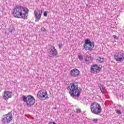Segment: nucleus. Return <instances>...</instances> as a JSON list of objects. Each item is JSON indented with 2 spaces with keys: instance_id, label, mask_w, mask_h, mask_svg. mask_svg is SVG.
Masks as SVG:
<instances>
[{
  "instance_id": "16",
  "label": "nucleus",
  "mask_w": 124,
  "mask_h": 124,
  "mask_svg": "<svg viewBox=\"0 0 124 124\" xmlns=\"http://www.w3.org/2000/svg\"><path fill=\"white\" fill-rule=\"evenodd\" d=\"M78 59L80 60V61H83V55H78Z\"/></svg>"
},
{
  "instance_id": "15",
  "label": "nucleus",
  "mask_w": 124,
  "mask_h": 124,
  "mask_svg": "<svg viewBox=\"0 0 124 124\" xmlns=\"http://www.w3.org/2000/svg\"><path fill=\"white\" fill-rule=\"evenodd\" d=\"M101 92L102 93H104V88H103V86L102 85L100 84L98 86Z\"/></svg>"
},
{
  "instance_id": "6",
  "label": "nucleus",
  "mask_w": 124,
  "mask_h": 124,
  "mask_svg": "<svg viewBox=\"0 0 124 124\" xmlns=\"http://www.w3.org/2000/svg\"><path fill=\"white\" fill-rule=\"evenodd\" d=\"M13 119L12 117V111L9 112L8 114L3 115L1 121L3 124H9Z\"/></svg>"
},
{
  "instance_id": "24",
  "label": "nucleus",
  "mask_w": 124,
  "mask_h": 124,
  "mask_svg": "<svg viewBox=\"0 0 124 124\" xmlns=\"http://www.w3.org/2000/svg\"><path fill=\"white\" fill-rule=\"evenodd\" d=\"M113 38H114V39H119V38L116 35H113Z\"/></svg>"
},
{
  "instance_id": "4",
  "label": "nucleus",
  "mask_w": 124,
  "mask_h": 124,
  "mask_svg": "<svg viewBox=\"0 0 124 124\" xmlns=\"http://www.w3.org/2000/svg\"><path fill=\"white\" fill-rule=\"evenodd\" d=\"M22 100L24 102H26L27 106H32V105H34V103H35V99L34 97L31 95H29L28 96H22Z\"/></svg>"
},
{
  "instance_id": "5",
  "label": "nucleus",
  "mask_w": 124,
  "mask_h": 124,
  "mask_svg": "<svg viewBox=\"0 0 124 124\" xmlns=\"http://www.w3.org/2000/svg\"><path fill=\"white\" fill-rule=\"evenodd\" d=\"M37 95L38 98L40 99V100H46L49 98V95H48L47 91H46L45 90H42L39 91L38 92Z\"/></svg>"
},
{
  "instance_id": "14",
  "label": "nucleus",
  "mask_w": 124,
  "mask_h": 124,
  "mask_svg": "<svg viewBox=\"0 0 124 124\" xmlns=\"http://www.w3.org/2000/svg\"><path fill=\"white\" fill-rule=\"evenodd\" d=\"M96 61L97 63H102V62H104V59L101 57H98Z\"/></svg>"
},
{
  "instance_id": "18",
  "label": "nucleus",
  "mask_w": 124,
  "mask_h": 124,
  "mask_svg": "<svg viewBox=\"0 0 124 124\" xmlns=\"http://www.w3.org/2000/svg\"><path fill=\"white\" fill-rule=\"evenodd\" d=\"M116 113L118 114L119 115H121L122 114V112L119 109H118L116 111Z\"/></svg>"
},
{
  "instance_id": "8",
  "label": "nucleus",
  "mask_w": 124,
  "mask_h": 124,
  "mask_svg": "<svg viewBox=\"0 0 124 124\" xmlns=\"http://www.w3.org/2000/svg\"><path fill=\"white\" fill-rule=\"evenodd\" d=\"M58 54V51L55 48V47H51L50 49L48 50V55L50 58H54L56 57Z\"/></svg>"
},
{
  "instance_id": "26",
  "label": "nucleus",
  "mask_w": 124,
  "mask_h": 124,
  "mask_svg": "<svg viewBox=\"0 0 124 124\" xmlns=\"http://www.w3.org/2000/svg\"><path fill=\"white\" fill-rule=\"evenodd\" d=\"M85 61H86V62H89V60H88V59H85Z\"/></svg>"
},
{
  "instance_id": "3",
  "label": "nucleus",
  "mask_w": 124,
  "mask_h": 124,
  "mask_svg": "<svg viewBox=\"0 0 124 124\" xmlns=\"http://www.w3.org/2000/svg\"><path fill=\"white\" fill-rule=\"evenodd\" d=\"M90 109L92 113L95 115H100L102 109H101V106L96 102L92 103L90 106Z\"/></svg>"
},
{
  "instance_id": "21",
  "label": "nucleus",
  "mask_w": 124,
  "mask_h": 124,
  "mask_svg": "<svg viewBox=\"0 0 124 124\" xmlns=\"http://www.w3.org/2000/svg\"><path fill=\"white\" fill-rule=\"evenodd\" d=\"M86 50V51H89V47H84L83 50Z\"/></svg>"
},
{
  "instance_id": "11",
  "label": "nucleus",
  "mask_w": 124,
  "mask_h": 124,
  "mask_svg": "<svg viewBox=\"0 0 124 124\" xmlns=\"http://www.w3.org/2000/svg\"><path fill=\"white\" fill-rule=\"evenodd\" d=\"M70 75L72 77H78L80 75V71L77 69H74L70 71Z\"/></svg>"
},
{
  "instance_id": "17",
  "label": "nucleus",
  "mask_w": 124,
  "mask_h": 124,
  "mask_svg": "<svg viewBox=\"0 0 124 124\" xmlns=\"http://www.w3.org/2000/svg\"><path fill=\"white\" fill-rule=\"evenodd\" d=\"M76 113H77L78 114V113H81V109L80 108H77L76 110Z\"/></svg>"
},
{
  "instance_id": "7",
  "label": "nucleus",
  "mask_w": 124,
  "mask_h": 124,
  "mask_svg": "<svg viewBox=\"0 0 124 124\" xmlns=\"http://www.w3.org/2000/svg\"><path fill=\"white\" fill-rule=\"evenodd\" d=\"M114 58L116 62H124V52L121 51L118 52H115L114 54Z\"/></svg>"
},
{
  "instance_id": "25",
  "label": "nucleus",
  "mask_w": 124,
  "mask_h": 124,
  "mask_svg": "<svg viewBox=\"0 0 124 124\" xmlns=\"http://www.w3.org/2000/svg\"><path fill=\"white\" fill-rule=\"evenodd\" d=\"M48 124H56L55 122H49V123H48Z\"/></svg>"
},
{
  "instance_id": "22",
  "label": "nucleus",
  "mask_w": 124,
  "mask_h": 124,
  "mask_svg": "<svg viewBox=\"0 0 124 124\" xmlns=\"http://www.w3.org/2000/svg\"><path fill=\"white\" fill-rule=\"evenodd\" d=\"M44 16L45 17H47V12H46V11L44 12Z\"/></svg>"
},
{
  "instance_id": "19",
  "label": "nucleus",
  "mask_w": 124,
  "mask_h": 124,
  "mask_svg": "<svg viewBox=\"0 0 124 124\" xmlns=\"http://www.w3.org/2000/svg\"><path fill=\"white\" fill-rule=\"evenodd\" d=\"M41 31H46V29H45V28H44V27H42L41 29Z\"/></svg>"
},
{
  "instance_id": "13",
  "label": "nucleus",
  "mask_w": 124,
  "mask_h": 124,
  "mask_svg": "<svg viewBox=\"0 0 124 124\" xmlns=\"http://www.w3.org/2000/svg\"><path fill=\"white\" fill-rule=\"evenodd\" d=\"M85 46L89 45L90 47H94V42H91V40L89 39H87L84 41Z\"/></svg>"
},
{
  "instance_id": "12",
  "label": "nucleus",
  "mask_w": 124,
  "mask_h": 124,
  "mask_svg": "<svg viewBox=\"0 0 124 124\" xmlns=\"http://www.w3.org/2000/svg\"><path fill=\"white\" fill-rule=\"evenodd\" d=\"M12 97V92L10 91H5L3 95V98L5 100H8L9 98Z\"/></svg>"
},
{
  "instance_id": "23",
  "label": "nucleus",
  "mask_w": 124,
  "mask_h": 124,
  "mask_svg": "<svg viewBox=\"0 0 124 124\" xmlns=\"http://www.w3.org/2000/svg\"><path fill=\"white\" fill-rule=\"evenodd\" d=\"M93 48V47H88V51H92Z\"/></svg>"
},
{
  "instance_id": "27",
  "label": "nucleus",
  "mask_w": 124,
  "mask_h": 124,
  "mask_svg": "<svg viewBox=\"0 0 124 124\" xmlns=\"http://www.w3.org/2000/svg\"><path fill=\"white\" fill-rule=\"evenodd\" d=\"M59 47H62V45H59Z\"/></svg>"
},
{
  "instance_id": "28",
  "label": "nucleus",
  "mask_w": 124,
  "mask_h": 124,
  "mask_svg": "<svg viewBox=\"0 0 124 124\" xmlns=\"http://www.w3.org/2000/svg\"><path fill=\"white\" fill-rule=\"evenodd\" d=\"M53 109H54L55 110H56V109H57V108H53Z\"/></svg>"
},
{
  "instance_id": "29",
  "label": "nucleus",
  "mask_w": 124,
  "mask_h": 124,
  "mask_svg": "<svg viewBox=\"0 0 124 124\" xmlns=\"http://www.w3.org/2000/svg\"><path fill=\"white\" fill-rule=\"evenodd\" d=\"M62 48V47H60V49H61Z\"/></svg>"
},
{
  "instance_id": "20",
  "label": "nucleus",
  "mask_w": 124,
  "mask_h": 124,
  "mask_svg": "<svg viewBox=\"0 0 124 124\" xmlns=\"http://www.w3.org/2000/svg\"><path fill=\"white\" fill-rule=\"evenodd\" d=\"M97 121H98L97 119H94L93 120V123H95V124H96V123H97Z\"/></svg>"
},
{
  "instance_id": "1",
  "label": "nucleus",
  "mask_w": 124,
  "mask_h": 124,
  "mask_svg": "<svg viewBox=\"0 0 124 124\" xmlns=\"http://www.w3.org/2000/svg\"><path fill=\"white\" fill-rule=\"evenodd\" d=\"M29 9L22 6H17L13 9V16L17 19H28Z\"/></svg>"
},
{
  "instance_id": "2",
  "label": "nucleus",
  "mask_w": 124,
  "mask_h": 124,
  "mask_svg": "<svg viewBox=\"0 0 124 124\" xmlns=\"http://www.w3.org/2000/svg\"><path fill=\"white\" fill-rule=\"evenodd\" d=\"M67 89L69 91V93L70 95L73 97V98H78L80 95H81V92H82V89L78 87V85H75V83H70L69 85L67 87Z\"/></svg>"
},
{
  "instance_id": "9",
  "label": "nucleus",
  "mask_w": 124,
  "mask_h": 124,
  "mask_svg": "<svg viewBox=\"0 0 124 124\" xmlns=\"http://www.w3.org/2000/svg\"><path fill=\"white\" fill-rule=\"evenodd\" d=\"M34 17L36 19V21H39L41 19V16L42 15V10H37L34 11Z\"/></svg>"
},
{
  "instance_id": "10",
  "label": "nucleus",
  "mask_w": 124,
  "mask_h": 124,
  "mask_svg": "<svg viewBox=\"0 0 124 124\" xmlns=\"http://www.w3.org/2000/svg\"><path fill=\"white\" fill-rule=\"evenodd\" d=\"M101 70V68L99 67L97 64L93 65L91 66V72L92 73L96 74L99 71Z\"/></svg>"
}]
</instances>
